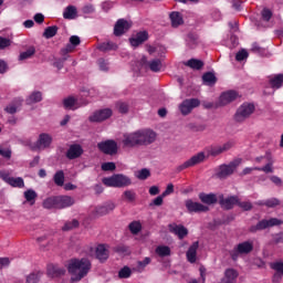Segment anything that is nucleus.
<instances>
[{"instance_id": "nucleus-1", "label": "nucleus", "mask_w": 283, "mask_h": 283, "mask_svg": "<svg viewBox=\"0 0 283 283\" xmlns=\"http://www.w3.org/2000/svg\"><path fill=\"white\" fill-rule=\"evenodd\" d=\"M92 270V262L87 258L71 259L69 261L67 271L72 282H81L83 277Z\"/></svg>"}, {"instance_id": "nucleus-2", "label": "nucleus", "mask_w": 283, "mask_h": 283, "mask_svg": "<svg viewBox=\"0 0 283 283\" xmlns=\"http://www.w3.org/2000/svg\"><path fill=\"white\" fill-rule=\"evenodd\" d=\"M154 140H156V133L153 130H138L124 135L123 144L125 147H134V145H149Z\"/></svg>"}, {"instance_id": "nucleus-3", "label": "nucleus", "mask_w": 283, "mask_h": 283, "mask_svg": "<svg viewBox=\"0 0 283 283\" xmlns=\"http://www.w3.org/2000/svg\"><path fill=\"white\" fill-rule=\"evenodd\" d=\"M233 147V142H228L223 146H214L207 150V155L205 153H199L191 157L189 160H187L182 168L187 169V167H193L195 165H198L205 160L208 156H218L222 154V151H227Z\"/></svg>"}, {"instance_id": "nucleus-4", "label": "nucleus", "mask_w": 283, "mask_h": 283, "mask_svg": "<svg viewBox=\"0 0 283 283\" xmlns=\"http://www.w3.org/2000/svg\"><path fill=\"white\" fill-rule=\"evenodd\" d=\"M72 205H74V199L67 196L50 197L43 202L44 209H65Z\"/></svg>"}, {"instance_id": "nucleus-5", "label": "nucleus", "mask_w": 283, "mask_h": 283, "mask_svg": "<svg viewBox=\"0 0 283 283\" xmlns=\"http://www.w3.org/2000/svg\"><path fill=\"white\" fill-rule=\"evenodd\" d=\"M102 182L105 187H115L120 189L123 187H129V185H132V179L123 174H117L103 178Z\"/></svg>"}, {"instance_id": "nucleus-6", "label": "nucleus", "mask_w": 283, "mask_h": 283, "mask_svg": "<svg viewBox=\"0 0 283 283\" xmlns=\"http://www.w3.org/2000/svg\"><path fill=\"white\" fill-rule=\"evenodd\" d=\"M220 205L223 209H233L235 205H239V207H241V209H243L244 211H249V209H251V202L249 201L240 202V199H238V197L221 199Z\"/></svg>"}, {"instance_id": "nucleus-7", "label": "nucleus", "mask_w": 283, "mask_h": 283, "mask_svg": "<svg viewBox=\"0 0 283 283\" xmlns=\"http://www.w3.org/2000/svg\"><path fill=\"white\" fill-rule=\"evenodd\" d=\"M86 255L87 258H94L95 255L97 260L103 261L109 258V250H107L105 244H99L96 248H87Z\"/></svg>"}, {"instance_id": "nucleus-8", "label": "nucleus", "mask_w": 283, "mask_h": 283, "mask_svg": "<svg viewBox=\"0 0 283 283\" xmlns=\"http://www.w3.org/2000/svg\"><path fill=\"white\" fill-rule=\"evenodd\" d=\"M253 112H255V106L253 104H243L237 111L234 118L238 123H242V120H244V118H249Z\"/></svg>"}, {"instance_id": "nucleus-9", "label": "nucleus", "mask_w": 283, "mask_h": 283, "mask_svg": "<svg viewBox=\"0 0 283 283\" xmlns=\"http://www.w3.org/2000/svg\"><path fill=\"white\" fill-rule=\"evenodd\" d=\"M196 107H200V99L190 98V99L184 101L180 104L179 109L184 116H187V115L191 114V112H193V109H196Z\"/></svg>"}, {"instance_id": "nucleus-10", "label": "nucleus", "mask_w": 283, "mask_h": 283, "mask_svg": "<svg viewBox=\"0 0 283 283\" xmlns=\"http://www.w3.org/2000/svg\"><path fill=\"white\" fill-rule=\"evenodd\" d=\"M98 149L103 151V154L112 156L118 151V145L114 140H106L98 144Z\"/></svg>"}, {"instance_id": "nucleus-11", "label": "nucleus", "mask_w": 283, "mask_h": 283, "mask_svg": "<svg viewBox=\"0 0 283 283\" xmlns=\"http://www.w3.org/2000/svg\"><path fill=\"white\" fill-rule=\"evenodd\" d=\"M132 28V22L125 20V19H119L114 28V34L115 36H120L127 32Z\"/></svg>"}, {"instance_id": "nucleus-12", "label": "nucleus", "mask_w": 283, "mask_h": 283, "mask_svg": "<svg viewBox=\"0 0 283 283\" xmlns=\"http://www.w3.org/2000/svg\"><path fill=\"white\" fill-rule=\"evenodd\" d=\"M238 167V163L233 161L230 165H222L219 167L217 171L218 178H227V176H231L235 168Z\"/></svg>"}, {"instance_id": "nucleus-13", "label": "nucleus", "mask_w": 283, "mask_h": 283, "mask_svg": "<svg viewBox=\"0 0 283 283\" xmlns=\"http://www.w3.org/2000/svg\"><path fill=\"white\" fill-rule=\"evenodd\" d=\"M186 208L188 209V211L190 213H200L202 211H209V207H207L200 202H196L193 200H187Z\"/></svg>"}, {"instance_id": "nucleus-14", "label": "nucleus", "mask_w": 283, "mask_h": 283, "mask_svg": "<svg viewBox=\"0 0 283 283\" xmlns=\"http://www.w3.org/2000/svg\"><path fill=\"white\" fill-rule=\"evenodd\" d=\"M112 116V109L105 108L98 112H95L91 117L90 120L92 123H101L103 120H107Z\"/></svg>"}, {"instance_id": "nucleus-15", "label": "nucleus", "mask_w": 283, "mask_h": 283, "mask_svg": "<svg viewBox=\"0 0 283 283\" xmlns=\"http://www.w3.org/2000/svg\"><path fill=\"white\" fill-rule=\"evenodd\" d=\"M256 163L265 165L261 168V171H264V174H273V159L271 158V155L268 154L264 157L256 158Z\"/></svg>"}, {"instance_id": "nucleus-16", "label": "nucleus", "mask_w": 283, "mask_h": 283, "mask_svg": "<svg viewBox=\"0 0 283 283\" xmlns=\"http://www.w3.org/2000/svg\"><path fill=\"white\" fill-rule=\"evenodd\" d=\"M235 98H238V92L228 91L221 94L219 98V105H229V103H232V101H235Z\"/></svg>"}, {"instance_id": "nucleus-17", "label": "nucleus", "mask_w": 283, "mask_h": 283, "mask_svg": "<svg viewBox=\"0 0 283 283\" xmlns=\"http://www.w3.org/2000/svg\"><path fill=\"white\" fill-rule=\"evenodd\" d=\"M147 39H149V35L147 34L146 31H142L139 33H137L135 36L130 38V45H133V48H138V45H140V43H145V41H147Z\"/></svg>"}, {"instance_id": "nucleus-18", "label": "nucleus", "mask_w": 283, "mask_h": 283, "mask_svg": "<svg viewBox=\"0 0 283 283\" xmlns=\"http://www.w3.org/2000/svg\"><path fill=\"white\" fill-rule=\"evenodd\" d=\"M46 273L49 277H61V275H65V270L59 268L54 264H49L46 268Z\"/></svg>"}, {"instance_id": "nucleus-19", "label": "nucleus", "mask_w": 283, "mask_h": 283, "mask_svg": "<svg viewBox=\"0 0 283 283\" xmlns=\"http://www.w3.org/2000/svg\"><path fill=\"white\" fill-rule=\"evenodd\" d=\"M169 229L171 233H175V235H178L179 240H182V238H185V235L189 233L187 228H185L184 226L170 224Z\"/></svg>"}, {"instance_id": "nucleus-20", "label": "nucleus", "mask_w": 283, "mask_h": 283, "mask_svg": "<svg viewBox=\"0 0 283 283\" xmlns=\"http://www.w3.org/2000/svg\"><path fill=\"white\" fill-rule=\"evenodd\" d=\"M271 269L276 271V273L273 276V282H280L282 280L283 275V263L282 262H274L270 264Z\"/></svg>"}, {"instance_id": "nucleus-21", "label": "nucleus", "mask_w": 283, "mask_h": 283, "mask_svg": "<svg viewBox=\"0 0 283 283\" xmlns=\"http://www.w3.org/2000/svg\"><path fill=\"white\" fill-rule=\"evenodd\" d=\"M279 224H282V221L275 218H272L270 220H262L258 223V229H269V227H277Z\"/></svg>"}, {"instance_id": "nucleus-22", "label": "nucleus", "mask_w": 283, "mask_h": 283, "mask_svg": "<svg viewBox=\"0 0 283 283\" xmlns=\"http://www.w3.org/2000/svg\"><path fill=\"white\" fill-rule=\"evenodd\" d=\"M269 83L273 90H280V86L283 84V74L271 75Z\"/></svg>"}, {"instance_id": "nucleus-23", "label": "nucleus", "mask_w": 283, "mask_h": 283, "mask_svg": "<svg viewBox=\"0 0 283 283\" xmlns=\"http://www.w3.org/2000/svg\"><path fill=\"white\" fill-rule=\"evenodd\" d=\"M83 154V148L80 145H72L66 154L67 158L74 160V158H78Z\"/></svg>"}, {"instance_id": "nucleus-24", "label": "nucleus", "mask_w": 283, "mask_h": 283, "mask_svg": "<svg viewBox=\"0 0 283 283\" xmlns=\"http://www.w3.org/2000/svg\"><path fill=\"white\" fill-rule=\"evenodd\" d=\"M199 200H201V202H203L205 205H216V202H218V197H216V195L213 193H205L201 192L199 195Z\"/></svg>"}, {"instance_id": "nucleus-25", "label": "nucleus", "mask_w": 283, "mask_h": 283, "mask_svg": "<svg viewBox=\"0 0 283 283\" xmlns=\"http://www.w3.org/2000/svg\"><path fill=\"white\" fill-rule=\"evenodd\" d=\"M1 178H3V180H6V182L11 185V187H19V188H21L24 185L23 178H21V177L12 178V177H6V175L1 174Z\"/></svg>"}, {"instance_id": "nucleus-26", "label": "nucleus", "mask_w": 283, "mask_h": 283, "mask_svg": "<svg viewBox=\"0 0 283 283\" xmlns=\"http://www.w3.org/2000/svg\"><path fill=\"white\" fill-rule=\"evenodd\" d=\"M63 103L65 109H78V107H81V104H78V99L74 97H67L64 99Z\"/></svg>"}, {"instance_id": "nucleus-27", "label": "nucleus", "mask_w": 283, "mask_h": 283, "mask_svg": "<svg viewBox=\"0 0 283 283\" xmlns=\"http://www.w3.org/2000/svg\"><path fill=\"white\" fill-rule=\"evenodd\" d=\"M52 143V137L48 134H42L40 135L39 142H38V147L40 149H43L45 147H50V144Z\"/></svg>"}, {"instance_id": "nucleus-28", "label": "nucleus", "mask_w": 283, "mask_h": 283, "mask_svg": "<svg viewBox=\"0 0 283 283\" xmlns=\"http://www.w3.org/2000/svg\"><path fill=\"white\" fill-rule=\"evenodd\" d=\"M147 52L148 54H156L160 57H163V54H165V52H167V49H165V46L163 45H156V46H147Z\"/></svg>"}, {"instance_id": "nucleus-29", "label": "nucleus", "mask_w": 283, "mask_h": 283, "mask_svg": "<svg viewBox=\"0 0 283 283\" xmlns=\"http://www.w3.org/2000/svg\"><path fill=\"white\" fill-rule=\"evenodd\" d=\"M170 21H171L174 28H178V25H182V23H184L182 14H180V12H176V11L171 12Z\"/></svg>"}, {"instance_id": "nucleus-30", "label": "nucleus", "mask_w": 283, "mask_h": 283, "mask_svg": "<svg viewBox=\"0 0 283 283\" xmlns=\"http://www.w3.org/2000/svg\"><path fill=\"white\" fill-rule=\"evenodd\" d=\"M198 251V242H195L187 252L188 262H196V253Z\"/></svg>"}, {"instance_id": "nucleus-31", "label": "nucleus", "mask_w": 283, "mask_h": 283, "mask_svg": "<svg viewBox=\"0 0 283 283\" xmlns=\"http://www.w3.org/2000/svg\"><path fill=\"white\" fill-rule=\"evenodd\" d=\"M237 251H238V253H251V251H253V243H251V242L240 243L237 247Z\"/></svg>"}, {"instance_id": "nucleus-32", "label": "nucleus", "mask_w": 283, "mask_h": 283, "mask_svg": "<svg viewBox=\"0 0 283 283\" xmlns=\"http://www.w3.org/2000/svg\"><path fill=\"white\" fill-rule=\"evenodd\" d=\"M76 14H77V12H76V7H74V6L67 7V8L64 10V12H63L64 19H70V20L75 19V18H76Z\"/></svg>"}, {"instance_id": "nucleus-33", "label": "nucleus", "mask_w": 283, "mask_h": 283, "mask_svg": "<svg viewBox=\"0 0 283 283\" xmlns=\"http://www.w3.org/2000/svg\"><path fill=\"white\" fill-rule=\"evenodd\" d=\"M156 253L159 258H167V255H171V249L167 245H159L156 248Z\"/></svg>"}, {"instance_id": "nucleus-34", "label": "nucleus", "mask_w": 283, "mask_h": 283, "mask_svg": "<svg viewBox=\"0 0 283 283\" xmlns=\"http://www.w3.org/2000/svg\"><path fill=\"white\" fill-rule=\"evenodd\" d=\"M202 81L205 85H216V82L218 80L216 78V75L213 73L208 72L203 74Z\"/></svg>"}, {"instance_id": "nucleus-35", "label": "nucleus", "mask_w": 283, "mask_h": 283, "mask_svg": "<svg viewBox=\"0 0 283 283\" xmlns=\"http://www.w3.org/2000/svg\"><path fill=\"white\" fill-rule=\"evenodd\" d=\"M186 65L188 67H191L192 70H202L205 63L200 60L191 59L188 62H186Z\"/></svg>"}, {"instance_id": "nucleus-36", "label": "nucleus", "mask_w": 283, "mask_h": 283, "mask_svg": "<svg viewBox=\"0 0 283 283\" xmlns=\"http://www.w3.org/2000/svg\"><path fill=\"white\" fill-rule=\"evenodd\" d=\"M56 32H59V27H56V25L48 27L44 30L43 36L45 39H52L53 36H56Z\"/></svg>"}, {"instance_id": "nucleus-37", "label": "nucleus", "mask_w": 283, "mask_h": 283, "mask_svg": "<svg viewBox=\"0 0 283 283\" xmlns=\"http://www.w3.org/2000/svg\"><path fill=\"white\" fill-rule=\"evenodd\" d=\"M235 277H238V272L233 269H229L226 271V283H233L235 281Z\"/></svg>"}, {"instance_id": "nucleus-38", "label": "nucleus", "mask_w": 283, "mask_h": 283, "mask_svg": "<svg viewBox=\"0 0 283 283\" xmlns=\"http://www.w3.org/2000/svg\"><path fill=\"white\" fill-rule=\"evenodd\" d=\"M148 67L149 70H151V72H160V70L163 69V62L160 60H153L148 63Z\"/></svg>"}, {"instance_id": "nucleus-39", "label": "nucleus", "mask_w": 283, "mask_h": 283, "mask_svg": "<svg viewBox=\"0 0 283 283\" xmlns=\"http://www.w3.org/2000/svg\"><path fill=\"white\" fill-rule=\"evenodd\" d=\"M35 52L36 50L34 49V46H31L25 52H22L19 59L20 61H27V59H32Z\"/></svg>"}, {"instance_id": "nucleus-40", "label": "nucleus", "mask_w": 283, "mask_h": 283, "mask_svg": "<svg viewBox=\"0 0 283 283\" xmlns=\"http://www.w3.org/2000/svg\"><path fill=\"white\" fill-rule=\"evenodd\" d=\"M54 182L57 185V187H63L65 182V175L63 171L60 170L54 175Z\"/></svg>"}, {"instance_id": "nucleus-41", "label": "nucleus", "mask_w": 283, "mask_h": 283, "mask_svg": "<svg viewBox=\"0 0 283 283\" xmlns=\"http://www.w3.org/2000/svg\"><path fill=\"white\" fill-rule=\"evenodd\" d=\"M24 198L27 202L34 205V200H36V192L34 190H28L24 192Z\"/></svg>"}, {"instance_id": "nucleus-42", "label": "nucleus", "mask_w": 283, "mask_h": 283, "mask_svg": "<svg viewBox=\"0 0 283 283\" xmlns=\"http://www.w3.org/2000/svg\"><path fill=\"white\" fill-rule=\"evenodd\" d=\"M113 210H114V205L109 206V208H107V206H101L97 208L96 214L105 216V214L109 213V211H113Z\"/></svg>"}, {"instance_id": "nucleus-43", "label": "nucleus", "mask_w": 283, "mask_h": 283, "mask_svg": "<svg viewBox=\"0 0 283 283\" xmlns=\"http://www.w3.org/2000/svg\"><path fill=\"white\" fill-rule=\"evenodd\" d=\"M136 178H138L139 180H147V178H149L150 174L149 170H147L146 168L138 170L135 172Z\"/></svg>"}, {"instance_id": "nucleus-44", "label": "nucleus", "mask_w": 283, "mask_h": 283, "mask_svg": "<svg viewBox=\"0 0 283 283\" xmlns=\"http://www.w3.org/2000/svg\"><path fill=\"white\" fill-rule=\"evenodd\" d=\"M129 231L136 235L143 229V226L138 221H133L129 226Z\"/></svg>"}, {"instance_id": "nucleus-45", "label": "nucleus", "mask_w": 283, "mask_h": 283, "mask_svg": "<svg viewBox=\"0 0 283 283\" xmlns=\"http://www.w3.org/2000/svg\"><path fill=\"white\" fill-rule=\"evenodd\" d=\"M117 48L118 45H116L114 42H107L101 44L99 50H102L103 52H107L109 50H116Z\"/></svg>"}, {"instance_id": "nucleus-46", "label": "nucleus", "mask_w": 283, "mask_h": 283, "mask_svg": "<svg viewBox=\"0 0 283 283\" xmlns=\"http://www.w3.org/2000/svg\"><path fill=\"white\" fill-rule=\"evenodd\" d=\"M42 95L40 92H35L33 94H31L28 98V103H40V101L42 99Z\"/></svg>"}, {"instance_id": "nucleus-47", "label": "nucleus", "mask_w": 283, "mask_h": 283, "mask_svg": "<svg viewBox=\"0 0 283 283\" xmlns=\"http://www.w3.org/2000/svg\"><path fill=\"white\" fill-rule=\"evenodd\" d=\"M118 276L120 279H127L132 276V269L124 266L122 270H119Z\"/></svg>"}, {"instance_id": "nucleus-48", "label": "nucleus", "mask_w": 283, "mask_h": 283, "mask_svg": "<svg viewBox=\"0 0 283 283\" xmlns=\"http://www.w3.org/2000/svg\"><path fill=\"white\" fill-rule=\"evenodd\" d=\"M10 45H12V40L0 36V50H6V48H10Z\"/></svg>"}, {"instance_id": "nucleus-49", "label": "nucleus", "mask_w": 283, "mask_h": 283, "mask_svg": "<svg viewBox=\"0 0 283 283\" xmlns=\"http://www.w3.org/2000/svg\"><path fill=\"white\" fill-rule=\"evenodd\" d=\"M261 17H262L263 21H271V18L273 17V11L265 8L262 10Z\"/></svg>"}, {"instance_id": "nucleus-50", "label": "nucleus", "mask_w": 283, "mask_h": 283, "mask_svg": "<svg viewBox=\"0 0 283 283\" xmlns=\"http://www.w3.org/2000/svg\"><path fill=\"white\" fill-rule=\"evenodd\" d=\"M39 277H41V272L31 273L27 277V283H36L39 282Z\"/></svg>"}, {"instance_id": "nucleus-51", "label": "nucleus", "mask_w": 283, "mask_h": 283, "mask_svg": "<svg viewBox=\"0 0 283 283\" xmlns=\"http://www.w3.org/2000/svg\"><path fill=\"white\" fill-rule=\"evenodd\" d=\"M125 200H128V202H134L136 200V192L132 190H126L124 192Z\"/></svg>"}, {"instance_id": "nucleus-52", "label": "nucleus", "mask_w": 283, "mask_h": 283, "mask_svg": "<svg viewBox=\"0 0 283 283\" xmlns=\"http://www.w3.org/2000/svg\"><path fill=\"white\" fill-rule=\"evenodd\" d=\"M78 227V221L74 219L72 222H66L63 227V231H70L72 229H76Z\"/></svg>"}, {"instance_id": "nucleus-53", "label": "nucleus", "mask_w": 283, "mask_h": 283, "mask_svg": "<svg viewBox=\"0 0 283 283\" xmlns=\"http://www.w3.org/2000/svg\"><path fill=\"white\" fill-rule=\"evenodd\" d=\"M116 107L120 114H127V112L129 111V106L123 102L117 103Z\"/></svg>"}, {"instance_id": "nucleus-54", "label": "nucleus", "mask_w": 283, "mask_h": 283, "mask_svg": "<svg viewBox=\"0 0 283 283\" xmlns=\"http://www.w3.org/2000/svg\"><path fill=\"white\" fill-rule=\"evenodd\" d=\"M235 59L237 61H244V59H249V52L242 49L237 53Z\"/></svg>"}, {"instance_id": "nucleus-55", "label": "nucleus", "mask_w": 283, "mask_h": 283, "mask_svg": "<svg viewBox=\"0 0 283 283\" xmlns=\"http://www.w3.org/2000/svg\"><path fill=\"white\" fill-rule=\"evenodd\" d=\"M116 169V164L114 163H104L102 164V170L103 171H114Z\"/></svg>"}, {"instance_id": "nucleus-56", "label": "nucleus", "mask_w": 283, "mask_h": 283, "mask_svg": "<svg viewBox=\"0 0 283 283\" xmlns=\"http://www.w3.org/2000/svg\"><path fill=\"white\" fill-rule=\"evenodd\" d=\"M115 251L117 253H122L123 255H127L129 253V248H127L125 245H118L115 248Z\"/></svg>"}, {"instance_id": "nucleus-57", "label": "nucleus", "mask_w": 283, "mask_h": 283, "mask_svg": "<svg viewBox=\"0 0 283 283\" xmlns=\"http://www.w3.org/2000/svg\"><path fill=\"white\" fill-rule=\"evenodd\" d=\"M174 193V186L170 184L167 186L166 190L161 193L164 198H167V196H171Z\"/></svg>"}, {"instance_id": "nucleus-58", "label": "nucleus", "mask_w": 283, "mask_h": 283, "mask_svg": "<svg viewBox=\"0 0 283 283\" xmlns=\"http://www.w3.org/2000/svg\"><path fill=\"white\" fill-rule=\"evenodd\" d=\"M70 43L71 45H74L76 48V45H81V38H78L77 35H72L70 38Z\"/></svg>"}, {"instance_id": "nucleus-59", "label": "nucleus", "mask_w": 283, "mask_h": 283, "mask_svg": "<svg viewBox=\"0 0 283 283\" xmlns=\"http://www.w3.org/2000/svg\"><path fill=\"white\" fill-rule=\"evenodd\" d=\"M277 205H280V200L273 198V199H270L265 202V206L266 207H277Z\"/></svg>"}, {"instance_id": "nucleus-60", "label": "nucleus", "mask_w": 283, "mask_h": 283, "mask_svg": "<svg viewBox=\"0 0 283 283\" xmlns=\"http://www.w3.org/2000/svg\"><path fill=\"white\" fill-rule=\"evenodd\" d=\"M33 19L35 23H43L45 21V15H43V13H36Z\"/></svg>"}, {"instance_id": "nucleus-61", "label": "nucleus", "mask_w": 283, "mask_h": 283, "mask_svg": "<svg viewBox=\"0 0 283 283\" xmlns=\"http://www.w3.org/2000/svg\"><path fill=\"white\" fill-rule=\"evenodd\" d=\"M0 156H3V158H10V156H12V151L0 147Z\"/></svg>"}, {"instance_id": "nucleus-62", "label": "nucleus", "mask_w": 283, "mask_h": 283, "mask_svg": "<svg viewBox=\"0 0 283 283\" xmlns=\"http://www.w3.org/2000/svg\"><path fill=\"white\" fill-rule=\"evenodd\" d=\"M164 199H165V197H163V195H161V196L155 198L151 205H155V207H160L163 205Z\"/></svg>"}, {"instance_id": "nucleus-63", "label": "nucleus", "mask_w": 283, "mask_h": 283, "mask_svg": "<svg viewBox=\"0 0 283 283\" xmlns=\"http://www.w3.org/2000/svg\"><path fill=\"white\" fill-rule=\"evenodd\" d=\"M9 264H10V259L0 258V269H3V266H8Z\"/></svg>"}, {"instance_id": "nucleus-64", "label": "nucleus", "mask_w": 283, "mask_h": 283, "mask_svg": "<svg viewBox=\"0 0 283 283\" xmlns=\"http://www.w3.org/2000/svg\"><path fill=\"white\" fill-rule=\"evenodd\" d=\"M98 65L102 72H107V62L105 60H98Z\"/></svg>"}]
</instances>
